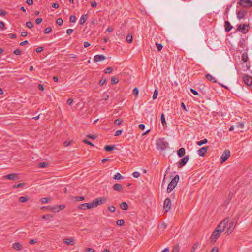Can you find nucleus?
Wrapping results in <instances>:
<instances>
[{
	"label": "nucleus",
	"instance_id": "423d86ee",
	"mask_svg": "<svg viewBox=\"0 0 252 252\" xmlns=\"http://www.w3.org/2000/svg\"><path fill=\"white\" fill-rule=\"evenodd\" d=\"M236 223L237 220L236 219L234 218L231 220V222L229 223V227L227 228L226 231L227 234H230L233 231L235 227Z\"/></svg>",
	"mask_w": 252,
	"mask_h": 252
},
{
	"label": "nucleus",
	"instance_id": "a211bd4d",
	"mask_svg": "<svg viewBox=\"0 0 252 252\" xmlns=\"http://www.w3.org/2000/svg\"><path fill=\"white\" fill-rule=\"evenodd\" d=\"M106 58V57L103 55H96L94 56V60L95 62H97L104 60Z\"/></svg>",
	"mask_w": 252,
	"mask_h": 252
},
{
	"label": "nucleus",
	"instance_id": "1a4fd4ad",
	"mask_svg": "<svg viewBox=\"0 0 252 252\" xmlns=\"http://www.w3.org/2000/svg\"><path fill=\"white\" fill-rule=\"evenodd\" d=\"M221 233L222 232H221V231H219L218 230H215L211 237L212 241H213V242H216V240L220 237Z\"/></svg>",
	"mask_w": 252,
	"mask_h": 252
},
{
	"label": "nucleus",
	"instance_id": "f8f14e48",
	"mask_svg": "<svg viewBox=\"0 0 252 252\" xmlns=\"http://www.w3.org/2000/svg\"><path fill=\"white\" fill-rule=\"evenodd\" d=\"M78 208L82 210H85L87 209H91L93 208V205L91 203H83L80 204Z\"/></svg>",
	"mask_w": 252,
	"mask_h": 252
},
{
	"label": "nucleus",
	"instance_id": "f3484780",
	"mask_svg": "<svg viewBox=\"0 0 252 252\" xmlns=\"http://www.w3.org/2000/svg\"><path fill=\"white\" fill-rule=\"evenodd\" d=\"M65 206L64 205H57L56 207L50 208V211L59 212L60 210H62L65 208Z\"/></svg>",
	"mask_w": 252,
	"mask_h": 252
},
{
	"label": "nucleus",
	"instance_id": "cd10ccee",
	"mask_svg": "<svg viewBox=\"0 0 252 252\" xmlns=\"http://www.w3.org/2000/svg\"><path fill=\"white\" fill-rule=\"evenodd\" d=\"M249 58L246 52H244L242 55V60L246 63L248 61Z\"/></svg>",
	"mask_w": 252,
	"mask_h": 252
},
{
	"label": "nucleus",
	"instance_id": "aec40b11",
	"mask_svg": "<svg viewBox=\"0 0 252 252\" xmlns=\"http://www.w3.org/2000/svg\"><path fill=\"white\" fill-rule=\"evenodd\" d=\"M74 239L72 238H66L65 239L63 242L68 245H74Z\"/></svg>",
	"mask_w": 252,
	"mask_h": 252
},
{
	"label": "nucleus",
	"instance_id": "c9c22d12",
	"mask_svg": "<svg viewBox=\"0 0 252 252\" xmlns=\"http://www.w3.org/2000/svg\"><path fill=\"white\" fill-rule=\"evenodd\" d=\"M48 164L45 162H40L38 164V167L39 168H45L48 167Z\"/></svg>",
	"mask_w": 252,
	"mask_h": 252
},
{
	"label": "nucleus",
	"instance_id": "c03bdc74",
	"mask_svg": "<svg viewBox=\"0 0 252 252\" xmlns=\"http://www.w3.org/2000/svg\"><path fill=\"white\" fill-rule=\"evenodd\" d=\"M123 120L121 119H117L115 120L114 123L116 125H120L122 124Z\"/></svg>",
	"mask_w": 252,
	"mask_h": 252
},
{
	"label": "nucleus",
	"instance_id": "864d4df0",
	"mask_svg": "<svg viewBox=\"0 0 252 252\" xmlns=\"http://www.w3.org/2000/svg\"><path fill=\"white\" fill-rule=\"evenodd\" d=\"M132 175L134 178H138L140 176V173L138 172L135 171L133 173Z\"/></svg>",
	"mask_w": 252,
	"mask_h": 252
},
{
	"label": "nucleus",
	"instance_id": "b1692460",
	"mask_svg": "<svg viewBox=\"0 0 252 252\" xmlns=\"http://www.w3.org/2000/svg\"><path fill=\"white\" fill-rule=\"evenodd\" d=\"M177 154L179 157H183L185 155V149L184 148H181L177 151Z\"/></svg>",
	"mask_w": 252,
	"mask_h": 252
},
{
	"label": "nucleus",
	"instance_id": "4d7b16f0",
	"mask_svg": "<svg viewBox=\"0 0 252 252\" xmlns=\"http://www.w3.org/2000/svg\"><path fill=\"white\" fill-rule=\"evenodd\" d=\"M106 81H107V79H106V78L105 79H101L99 81V84L100 86H102L105 83Z\"/></svg>",
	"mask_w": 252,
	"mask_h": 252
},
{
	"label": "nucleus",
	"instance_id": "3c124183",
	"mask_svg": "<svg viewBox=\"0 0 252 252\" xmlns=\"http://www.w3.org/2000/svg\"><path fill=\"white\" fill-rule=\"evenodd\" d=\"M156 45L157 46L158 50V51H161L162 48H163V46L161 44L157 43H156Z\"/></svg>",
	"mask_w": 252,
	"mask_h": 252
},
{
	"label": "nucleus",
	"instance_id": "338daca9",
	"mask_svg": "<svg viewBox=\"0 0 252 252\" xmlns=\"http://www.w3.org/2000/svg\"><path fill=\"white\" fill-rule=\"evenodd\" d=\"M42 21V18H37L35 20V23L36 24H40Z\"/></svg>",
	"mask_w": 252,
	"mask_h": 252
},
{
	"label": "nucleus",
	"instance_id": "09e8293b",
	"mask_svg": "<svg viewBox=\"0 0 252 252\" xmlns=\"http://www.w3.org/2000/svg\"><path fill=\"white\" fill-rule=\"evenodd\" d=\"M69 21L71 23H74L76 21V17L74 15H71L69 17Z\"/></svg>",
	"mask_w": 252,
	"mask_h": 252
},
{
	"label": "nucleus",
	"instance_id": "5fc2aeb1",
	"mask_svg": "<svg viewBox=\"0 0 252 252\" xmlns=\"http://www.w3.org/2000/svg\"><path fill=\"white\" fill-rule=\"evenodd\" d=\"M105 73H110L112 71V68L111 67H107L104 70Z\"/></svg>",
	"mask_w": 252,
	"mask_h": 252
},
{
	"label": "nucleus",
	"instance_id": "8fccbe9b",
	"mask_svg": "<svg viewBox=\"0 0 252 252\" xmlns=\"http://www.w3.org/2000/svg\"><path fill=\"white\" fill-rule=\"evenodd\" d=\"M133 94L136 96H137L139 94V90L137 88L135 87L133 90Z\"/></svg>",
	"mask_w": 252,
	"mask_h": 252
},
{
	"label": "nucleus",
	"instance_id": "ddd939ff",
	"mask_svg": "<svg viewBox=\"0 0 252 252\" xmlns=\"http://www.w3.org/2000/svg\"><path fill=\"white\" fill-rule=\"evenodd\" d=\"M208 148V146L202 147L198 150L197 153L199 156L201 157H204L206 153H207Z\"/></svg>",
	"mask_w": 252,
	"mask_h": 252
},
{
	"label": "nucleus",
	"instance_id": "39448f33",
	"mask_svg": "<svg viewBox=\"0 0 252 252\" xmlns=\"http://www.w3.org/2000/svg\"><path fill=\"white\" fill-rule=\"evenodd\" d=\"M230 156V152L228 150H225L223 152V154L220 158V161L221 163H223L226 161Z\"/></svg>",
	"mask_w": 252,
	"mask_h": 252
},
{
	"label": "nucleus",
	"instance_id": "20e7f679",
	"mask_svg": "<svg viewBox=\"0 0 252 252\" xmlns=\"http://www.w3.org/2000/svg\"><path fill=\"white\" fill-rule=\"evenodd\" d=\"M229 220L228 218H225L216 227L215 230H218L219 231H221V232H222L224 230L226 225L229 222Z\"/></svg>",
	"mask_w": 252,
	"mask_h": 252
},
{
	"label": "nucleus",
	"instance_id": "f257e3e1",
	"mask_svg": "<svg viewBox=\"0 0 252 252\" xmlns=\"http://www.w3.org/2000/svg\"><path fill=\"white\" fill-rule=\"evenodd\" d=\"M156 146L158 149L163 151L167 148L168 143L165 140L164 138H159L157 140Z\"/></svg>",
	"mask_w": 252,
	"mask_h": 252
},
{
	"label": "nucleus",
	"instance_id": "412c9836",
	"mask_svg": "<svg viewBox=\"0 0 252 252\" xmlns=\"http://www.w3.org/2000/svg\"><path fill=\"white\" fill-rule=\"evenodd\" d=\"M224 26L225 31L227 32H229L233 28V26L231 25L230 22L228 21L225 22Z\"/></svg>",
	"mask_w": 252,
	"mask_h": 252
},
{
	"label": "nucleus",
	"instance_id": "6e6d98bb",
	"mask_svg": "<svg viewBox=\"0 0 252 252\" xmlns=\"http://www.w3.org/2000/svg\"><path fill=\"white\" fill-rule=\"evenodd\" d=\"M82 141H83V142H84L87 144H88L92 146H94V145L92 143H91L90 141H89L86 139H84Z\"/></svg>",
	"mask_w": 252,
	"mask_h": 252
},
{
	"label": "nucleus",
	"instance_id": "393cba45",
	"mask_svg": "<svg viewBox=\"0 0 252 252\" xmlns=\"http://www.w3.org/2000/svg\"><path fill=\"white\" fill-rule=\"evenodd\" d=\"M116 148V146L115 145H106L104 146V150L106 151L110 152Z\"/></svg>",
	"mask_w": 252,
	"mask_h": 252
},
{
	"label": "nucleus",
	"instance_id": "7ed1b4c3",
	"mask_svg": "<svg viewBox=\"0 0 252 252\" xmlns=\"http://www.w3.org/2000/svg\"><path fill=\"white\" fill-rule=\"evenodd\" d=\"M107 199L104 197H101L95 199L91 202L92 204L93 205V208L97 207L98 205L104 204L106 202Z\"/></svg>",
	"mask_w": 252,
	"mask_h": 252
},
{
	"label": "nucleus",
	"instance_id": "f704fd0d",
	"mask_svg": "<svg viewBox=\"0 0 252 252\" xmlns=\"http://www.w3.org/2000/svg\"><path fill=\"white\" fill-rule=\"evenodd\" d=\"M198 242H196L192 246L190 252H194L196 251V250L198 248Z\"/></svg>",
	"mask_w": 252,
	"mask_h": 252
},
{
	"label": "nucleus",
	"instance_id": "4be33fe9",
	"mask_svg": "<svg viewBox=\"0 0 252 252\" xmlns=\"http://www.w3.org/2000/svg\"><path fill=\"white\" fill-rule=\"evenodd\" d=\"M13 248L19 251L22 249V245L19 242H15L13 244Z\"/></svg>",
	"mask_w": 252,
	"mask_h": 252
},
{
	"label": "nucleus",
	"instance_id": "a19ab883",
	"mask_svg": "<svg viewBox=\"0 0 252 252\" xmlns=\"http://www.w3.org/2000/svg\"><path fill=\"white\" fill-rule=\"evenodd\" d=\"M119 81V79L116 77H112L111 78V84H116Z\"/></svg>",
	"mask_w": 252,
	"mask_h": 252
},
{
	"label": "nucleus",
	"instance_id": "c756f323",
	"mask_svg": "<svg viewBox=\"0 0 252 252\" xmlns=\"http://www.w3.org/2000/svg\"><path fill=\"white\" fill-rule=\"evenodd\" d=\"M120 207L124 210H126L128 209V205L126 202H122L120 205Z\"/></svg>",
	"mask_w": 252,
	"mask_h": 252
},
{
	"label": "nucleus",
	"instance_id": "e2e57ef3",
	"mask_svg": "<svg viewBox=\"0 0 252 252\" xmlns=\"http://www.w3.org/2000/svg\"><path fill=\"white\" fill-rule=\"evenodd\" d=\"M122 130H117L115 133V136H119L122 134Z\"/></svg>",
	"mask_w": 252,
	"mask_h": 252
},
{
	"label": "nucleus",
	"instance_id": "603ef678",
	"mask_svg": "<svg viewBox=\"0 0 252 252\" xmlns=\"http://www.w3.org/2000/svg\"><path fill=\"white\" fill-rule=\"evenodd\" d=\"M76 201H80L84 200L85 198L83 196H77L75 198Z\"/></svg>",
	"mask_w": 252,
	"mask_h": 252
},
{
	"label": "nucleus",
	"instance_id": "f03ea898",
	"mask_svg": "<svg viewBox=\"0 0 252 252\" xmlns=\"http://www.w3.org/2000/svg\"><path fill=\"white\" fill-rule=\"evenodd\" d=\"M179 179V176L178 175H176L174 178L171 180V181L169 183L167 189V192L168 193L171 192L175 186H176L178 181Z\"/></svg>",
	"mask_w": 252,
	"mask_h": 252
},
{
	"label": "nucleus",
	"instance_id": "de8ad7c7",
	"mask_svg": "<svg viewBox=\"0 0 252 252\" xmlns=\"http://www.w3.org/2000/svg\"><path fill=\"white\" fill-rule=\"evenodd\" d=\"M56 23L58 25L61 26L63 24V20L62 18H58L56 20Z\"/></svg>",
	"mask_w": 252,
	"mask_h": 252
},
{
	"label": "nucleus",
	"instance_id": "9b49d317",
	"mask_svg": "<svg viewBox=\"0 0 252 252\" xmlns=\"http://www.w3.org/2000/svg\"><path fill=\"white\" fill-rule=\"evenodd\" d=\"M189 159V156L187 155L182 158L178 163V167L181 168L185 166Z\"/></svg>",
	"mask_w": 252,
	"mask_h": 252
},
{
	"label": "nucleus",
	"instance_id": "4c0bfd02",
	"mask_svg": "<svg viewBox=\"0 0 252 252\" xmlns=\"http://www.w3.org/2000/svg\"><path fill=\"white\" fill-rule=\"evenodd\" d=\"M179 246L178 245H176L174 246L171 252H179Z\"/></svg>",
	"mask_w": 252,
	"mask_h": 252
},
{
	"label": "nucleus",
	"instance_id": "bb28decb",
	"mask_svg": "<svg viewBox=\"0 0 252 252\" xmlns=\"http://www.w3.org/2000/svg\"><path fill=\"white\" fill-rule=\"evenodd\" d=\"M161 122L162 125H163V126L164 127H166L167 124H166V122L164 115L163 113H162L161 115Z\"/></svg>",
	"mask_w": 252,
	"mask_h": 252
},
{
	"label": "nucleus",
	"instance_id": "72a5a7b5",
	"mask_svg": "<svg viewBox=\"0 0 252 252\" xmlns=\"http://www.w3.org/2000/svg\"><path fill=\"white\" fill-rule=\"evenodd\" d=\"M113 178L115 180H120L121 179H123L124 177L121 175L120 173H117L114 176Z\"/></svg>",
	"mask_w": 252,
	"mask_h": 252
},
{
	"label": "nucleus",
	"instance_id": "69168bd1",
	"mask_svg": "<svg viewBox=\"0 0 252 252\" xmlns=\"http://www.w3.org/2000/svg\"><path fill=\"white\" fill-rule=\"evenodd\" d=\"M108 209L110 212H114L116 209L114 206H110L109 207Z\"/></svg>",
	"mask_w": 252,
	"mask_h": 252
},
{
	"label": "nucleus",
	"instance_id": "79ce46f5",
	"mask_svg": "<svg viewBox=\"0 0 252 252\" xmlns=\"http://www.w3.org/2000/svg\"><path fill=\"white\" fill-rule=\"evenodd\" d=\"M158 89H156L154 91V94H153V99H155L157 98V97H158Z\"/></svg>",
	"mask_w": 252,
	"mask_h": 252
},
{
	"label": "nucleus",
	"instance_id": "e433bc0d",
	"mask_svg": "<svg viewBox=\"0 0 252 252\" xmlns=\"http://www.w3.org/2000/svg\"><path fill=\"white\" fill-rule=\"evenodd\" d=\"M25 185H26L25 183H19L17 185H14L13 186V188H22V187H24Z\"/></svg>",
	"mask_w": 252,
	"mask_h": 252
},
{
	"label": "nucleus",
	"instance_id": "2eb2a0df",
	"mask_svg": "<svg viewBox=\"0 0 252 252\" xmlns=\"http://www.w3.org/2000/svg\"><path fill=\"white\" fill-rule=\"evenodd\" d=\"M4 178L5 179L14 180L17 179L18 178V174L12 173V174H7L4 176Z\"/></svg>",
	"mask_w": 252,
	"mask_h": 252
},
{
	"label": "nucleus",
	"instance_id": "a878e982",
	"mask_svg": "<svg viewBox=\"0 0 252 252\" xmlns=\"http://www.w3.org/2000/svg\"><path fill=\"white\" fill-rule=\"evenodd\" d=\"M206 78L211 82H217V80L210 74H206Z\"/></svg>",
	"mask_w": 252,
	"mask_h": 252
},
{
	"label": "nucleus",
	"instance_id": "ea45409f",
	"mask_svg": "<svg viewBox=\"0 0 252 252\" xmlns=\"http://www.w3.org/2000/svg\"><path fill=\"white\" fill-rule=\"evenodd\" d=\"M26 26L28 28H30V29H31V28H32L33 27V23H32V22H31V21H28V22H26Z\"/></svg>",
	"mask_w": 252,
	"mask_h": 252
},
{
	"label": "nucleus",
	"instance_id": "2f4dec72",
	"mask_svg": "<svg viewBox=\"0 0 252 252\" xmlns=\"http://www.w3.org/2000/svg\"><path fill=\"white\" fill-rule=\"evenodd\" d=\"M207 143H208V140L207 139H204L202 140L198 141L196 142L197 145H198L199 146H201V145L206 144Z\"/></svg>",
	"mask_w": 252,
	"mask_h": 252
},
{
	"label": "nucleus",
	"instance_id": "dca6fc26",
	"mask_svg": "<svg viewBox=\"0 0 252 252\" xmlns=\"http://www.w3.org/2000/svg\"><path fill=\"white\" fill-rule=\"evenodd\" d=\"M248 25L244 24V25H239L237 27V30L242 33H245L247 32L248 30L246 29V27H247Z\"/></svg>",
	"mask_w": 252,
	"mask_h": 252
},
{
	"label": "nucleus",
	"instance_id": "7c9ffc66",
	"mask_svg": "<svg viewBox=\"0 0 252 252\" xmlns=\"http://www.w3.org/2000/svg\"><path fill=\"white\" fill-rule=\"evenodd\" d=\"M28 199H29V198L28 197L22 196V197H20L19 198L18 201L20 202L24 203V202L27 201L28 200Z\"/></svg>",
	"mask_w": 252,
	"mask_h": 252
},
{
	"label": "nucleus",
	"instance_id": "37998d69",
	"mask_svg": "<svg viewBox=\"0 0 252 252\" xmlns=\"http://www.w3.org/2000/svg\"><path fill=\"white\" fill-rule=\"evenodd\" d=\"M44 33L48 34L50 32H51L52 31V28L50 27H47L44 29Z\"/></svg>",
	"mask_w": 252,
	"mask_h": 252
},
{
	"label": "nucleus",
	"instance_id": "774afa93",
	"mask_svg": "<svg viewBox=\"0 0 252 252\" xmlns=\"http://www.w3.org/2000/svg\"><path fill=\"white\" fill-rule=\"evenodd\" d=\"M211 252H219L218 249L216 247H214L212 248Z\"/></svg>",
	"mask_w": 252,
	"mask_h": 252
},
{
	"label": "nucleus",
	"instance_id": "0eeeda50",
	"mask_svg": "<svg viewBox=\"0 0 252 252\" xmlns=\"http://www.w3.org/2000/svg\"><path fill=\"white\" fill-rule=\"evenodd\" d=\"M171 202L170 199L169 198H167L165 199L163 203V209L165 211V212H168L169 210L171 209Z\"/></svg>",
	"mask_w": 252,
	"mask_h": 252
},
{
	"label": "nucleus",
	"instance_id": "9d476101",
	"mask_svg": "<svg viewBox=\"0 0 252 252\" xmlns=\"http://www.w3.org/2000/svg\"><path fill=\"white\" fill-rule=\"evenodd\" d=\"M244 82L248 86H251L252 84V77L247 74H244L243 76Z\"/></svg>",
	"mask_w": 252,
	"mask_h": 252
},
{
	"label": "nucleus",
	"instance_id": "0e129e2a",
	"mask_svg": "<svg viewBox=\"0 0 252 252\" xmlns=\"http://www.w3.org/2000/svg\"><path fill=\"white\" fill-rule=\"evenodd\" d=\"M6 14V12L3 9L0 10V16H4Z\"/></svg>",
	"mask_w": 252,
	"mask_h": 252
},
{
	"label": "nucleus",
	"instance_id": "680f3d73",
	"mask_svg": "<svg viewBox=\"0 0 252 252\" xmlns=\"http://www.w3.org/2000/svg\"><path fill=\"white\" fill-rule=\"evenodd\" d=\"M190 91L192 93H193L194 95H198V93L197 91H196L195 90L193 89H192L191 88L190 89Z\"/></svg>",
	"mask_w": 252,
	"mask_h": 252
},
{
	"label": "nucleus",
	"instance_id": "5701e85b",
	"mask_svg": "<svg viewBox=\"0 0 252 252\" xmlns=\"http://www.w3.org/2000/svg\"><path fill=\"white\" fill-rule=\"evenodd\" d=\"M87 19H88V15L87 14H83L80 19V21H79L80 24L83 25L85 22H86Z\"/></svg>",
	"mask_w": 252,
	"mask_h": 252
},
{
	"label": "nucleus",
	"instance_id": "58836bf2",
	"mask_svg": "<svg viewBox=\"0 0 252 252\" xmlns=\"http://www.w3.org/2000/svg\"><path fill=\"white\" fill-rule=\"evenodd\" d=\"M124 223V220H118L116 221V224L119 226H122Z\"/></svg>",
	"mask_w": 252,
	"mask_h": 252
},
{
	"label": "nucleus",
	"instance_id": "49530a36",
	"mask_svg": "<svg viewBox=\"0 0 252 252\" xmlns=\"http://www.w3.org/2000/svg\"><path fill=\"white\" fill-rule=\"evenodd\" d=\"M236 126L237 128H242L244 127V123L243 122H240L237 123V124L236 125Z\"/></svg>",
	"mask_w": 252,
	"mask_h": 252
},
{
	"label": "nucleus",
	"instance_id": "c85d7f7f",
	"mask_svg": "<svg viewBox=\"0 0 252 252\" xmlns=\"http://www.w3.org/2000/svg\"><path fill=\"white\" fill-rule=\"evenodd\" d=\"M126 39L128 43H131L133 41L132 35L131 34H128L126 36Z\"/></svg>",
	"mask_w": 252,
	"mask_h": 252
},
{
	"label": "nucleus",
	"instance_id": "a18cd8bd",
	"mask_svg": "<svg viewBox=\"0 0 252 252\" xmlns=\"http://www.w3.org/2000/svg\"><path fill=\"white\" fill-rule=\"evenodd\" d=\"M50 200V198L49 197L43 198L41 199V202L42 203H47Z\"/></svg>",
	"mask_w": 252,
	"mask_h": 252
},
{
	"label": "nucleus",
	"instance_id": "052dcab7",
	"mask_svg": "<svg viewBox=\"0 0 252 252\" xmlns=\"http://www.w3.org/2000/svg\"><path fill=\"white\" fill-rule=\"evenodd\" d=\"M43 50V47H39L36 49V52L37 53H40L42 52Z\"/></svg>",
	"mask_w": 252,
	"mask_h": 252
},
{
	"label": "nucleus",
	"instance_id": "4468645a",
	"mask_svg": "<svg viewBox=\"0 0 252 252\" xmlns=\"http://www.w3.org/2000/svg\"><path fill=\"white\" fill-rule=\"evenodd\" d=\"M247 11L245 10H240L237 12V17L239 20L243 19L246 15Z\"/></svg>",
	"mask_w": 252,
	"mask_h": 252
},
{
	"label": "nucleus",
	"instance_id": "6ab92c4d",
	"mask_svg": "<svg viewBox=\"0 0 252 252\" xmlns=\"http://www.w3.org/2000/svg\"><path fill=\"white\" fill-rule=\"evenodd\" d=\"M113 189L115 191H120L123 189V187L120 184H115L113 186Z\"/></svg>",
	"mask_w": 252,
	"mask_h": 252
},
{
	"label": "nucleus",
	"instance_id": "473e14b6",
	"mask_svg": "<svg viewBox=\"0 0 252 252\" xmlns=\"http://www.w3.org/2000/svg\"><path fill=\"white\" fill-rule=\"evenodd\" d=\"M53 217V215L50 214L44 215L42 216V218L45 220H49Z\"/></svg>",
	"mask_w": 252,
	"mask_h": 252
},
{
	"label": "nucleus",
	"instance_id": "6e6552de",
	"mask_svg": "<svg viewBox=\"0 0 252 252\" xmlns=\"http://www.w3.org/2000/svg\"><path fill=\"white\" fill-rule=\"evenodd\" d=\"M238 4L244 7H250L252 6V3L250 0H240Z\"/></svg>",
	"mask_w": 252,
	"mask_h": 252
},
{
	"label": "nucleus",
	"instance_id": "bf43d9fd",
	"mask_svg": "<svg viewBox=\"0 0 252 252\" xmlns=\"http://www.w3.org/2000/svg\"><path fill=\"white\" fill-rule=\"evenodd\" d=\"M87 137L89 138L92 139H95L97 138V136L96 135H91V134L87 135Z\"/></svg>",
	"mask_w": 252,
	"mask_h": 252
},
{
	"label": "nucleus",
	"instance_id": "13d9d810",
	"mask_svg": "<svg viewBox=\"0 0 252 252\" xmlns=\"http://www.w3.org/2000/svg\"><path fill=\"white\" fill-rule=\"evenodd\" d=\"M14 54L16 55H20L21 51L20 49H17L16 50H15L13 52Z\"/></svg>",
	"mask_w": 252,
	"mask_h": 252
}]
</instances>
